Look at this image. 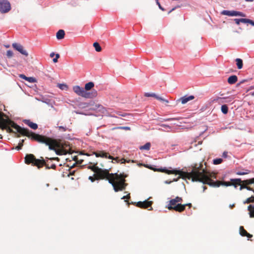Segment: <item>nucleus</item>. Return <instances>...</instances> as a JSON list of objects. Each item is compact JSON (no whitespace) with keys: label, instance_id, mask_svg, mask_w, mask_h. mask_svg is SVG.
<instances>
[{"label":"nucleus","instance_id":"obj_49","mask_svg":"<svg viewBox=\"0 0 254 254\" xmlns=\"http://www.w3.org/2000/svg\"><path fill=\"white\" fill-rule=\"evenodd\" d=\"M175 119H174V118H169V119H166L165 120H166V121H172V120H175Z\"/></svg>","mask_w":254,"mask_h":254},{"label":"nucleus","instance_id":"obj_32","mask_svg":"<svg viewBox=\"0 0 254 254\" xmlns=\"http://www.w3.org/2000/svg\"><path fill=\"white\" fill-rule=\"evenodd\" d=\"M213 164L215 165H218L222 163V159L221 158H217L213 160Z\"/></svg>","mask_w":254,"mask_h":254},{"label":"nucleus","instance_id":"obj_5","mask_svg":"<svg viewBox=\"0 0 254 254\" xmlns=\"http://www.w3.org/2000/svg\"><path fill=\"white\" fill-rule=\"evenodd\" d=\"M146 168L150 169L152 170H153L154 171H158L160 172H163L165 173L168 174H176V175H179L180 178H182L183 179H188L189 172H183L180 170H178L177 169H172V170H168L166 169V168H159V169H156L152 166H151L148 165H144Z\"/></svg>","mask_w":254,"mask_h":254},{"label":"nucleus","instance_id":"obj_29","mask_svg":"<svg viewBox=\"0 0 254 254\" xmlns=\"http://www.w3.org/2000/svg\"><path fill=\"white\" fill-rule=\"evenodd\" d=\"M97 163L93 166H88V168L91 169L92 171H93L95 173H96L99 168L96 167V165Z\"/></svg>","mask_w":254,"mask_h":254},{"label":"nucleus","instance_id":"obj_16","mask_svg":"<svg viewBox=\"0 0 254 254\" xmlns=\"http://www.w3.org/2000/svg\"><path fill=\"white\" fill-rule=\"evenodd\" d=\"M23 123L33 129H36L38 128V125L29 120H24Z\"/></svg>","mask_w":254,"mask_h":254},{"label":"nucleus","instance_id":"obj_17","mask_svg":"<svg viewBox=\"0 0 254 254\" xmlns=\"http://www.w3.org/2000/svg\"><path fill=\"white\" fill-rule=\"evenodd\" d=\"M231 186L234 187L235 188H237V187L241 185L242 180L241 179H231Z\"/></svg>","mask_w":254,"mask_h":254},{"label":"nucleus","instance_id":"obj_43","mask_svg":"<svg viewBox=\"0 0 254 254\" xmlns=\"http://www.w3.org/2000/svg\"><path fill=\"white\" fill-rule=\"evenodd\" d=\"M59 128L60 129H62L63 131H65L66 130V127H63V126H60L59 127Z\"/></svg>","mask_w":254,"mask_h":254},{"label":"nucleus","instance_id":"obj_6","mask_svg":"<svg viewBox=\"0 0 254 254\" xmlns=\"http://www.w3.org/2000/svg\"><path fill=\"white\" fill-rule=\"evenodd\" d=\"M182 200V198L179 196H177L176 198L170 200L168 204V208L169 210L173 209L178 212L184 211L185 209L186 205L179 203V202H181Z\"/></svg>","mask_w":254,"mask_h":254},{"label":"nucleus","instance_id":"obj_37","mask_svg":"<svg viewBox=\"0 0 254 254\" xmlns=\"http://www.w3.org/2000/svg\"><path fill=\"white\" fill-rule=\"evenodd\" d=\"M156 0V3H157V4L158 5V6H159V8H160V9H161L162 11H164V8H163V7L161 6V4H160V2H159V0Z\"/></svg>","mask_w":254,"mask_h":254},{"label":"nucleus","instance_id":"obj_53","mask_svg":"<svg viewBox=\"0 0 254 254\" xmlns=\"http://www.w3.org/2000/svg\"><path fill=\"white\" fill-rule=\"evenodd\" d=\"M185 205H186V206H191V203L186 204Z\"/></svg>","mask_w":254,"mask_h":254},{"label":"nucleus","instance_id":"obj_50","mask_svg":"<svg viewBox=\"0 0 254 254\" xmlns=\"http://www.w3.org/2000/svg\"><path fill=\"white\" fill-rule=\"evenodd\" d=\"M43 102L48 104H49V102H48L47 100H43L42 101Z\"/></svg>","mask_w":254,"mask_h":254},{"label":"nucleus","instance_id":"obj_48","mask_svg":"<svg viewBox=\"0 0 254 254\" xmlns=\"http://www.w3.org/2000/svg\"><path fill=\"white\" fill-rule=\"evenodd\" d=\"M55 55L56 56V55L55 54V53L54 52H52L50 54L51 57H53Z\"/></svg>","mask_w":254,"mask_h":254},{"label":"nucleus","instance_id":"obj_34","mask_svg":"<svg viewBox=\"0 0 254 254\" xmlns=\"http://www.w3.org/2000/svg\"><path fill=\"white\" fill-rule=\"evenodd\" d=\"M250 19H246V18H241V22L244 23H249Z\"/></svg>","mask_w":254,"mask_h":254},{"label":"nucleus","instance_id":"obj_59","mask_svg":"<svg viewBox=\"0 0 254 254\" xmlns=\"http://www.w3.org/2000/svg\"><path fill=\"white\" fill-rule=\"evenodd\" d=\"M253 191H254V190H253Z\"/></svg>","mask_w":254,"mask_h":254},{"label":"nucleus","instance_id":"obj_36","mask_svg":"<svg viewBox=\"0 0 254 254\" xmlns=\"http://www.w3.org/2000/svg\"><path fill=\"white\" fill-rule=\"evenodd\" d=\"M239 186H240V189H239L240 190H242L244 189H246V187H247V185H246V184H244V183H241V185Z\"/></svg>","mask_w":254,"mask_h":254},{"label":"nucleus","instance_id":"obj_54","mask_svg":"<svg viewBox=\"0 0 254 254\" xmlns=\"http://www.w3.org/2000/svg\"><path fill=\"white\" fill-rule=\"evenodd\" d=\"M247 1H253L254 0H245Z\"/></svg>","mask_w":254,"mask_h":254},{"label":"nucleus","instance_id":"obj_3","mask_svg":"<svg viewBox=\"0 0 254 254\" xmlns=\"http://www.w3.org/2000/svg\"><path fill=\"white\" fill-rule=\"evenodd\" d=\"M127 175L123 174L110 173L107 170L99 168L96 173V179H106L111 184L116 192L126 190L127 184L126 183V178Z\"/></svg>","mask_w":254,"mask_h":254},{"label":"nucleus","instance_id":"obj_30","mask_svg":"<svg viewBox=\"0 0 254 254\" xmlns=\"http://www.w3.org/2000/svg\"><path fill=\"white\" fill-rule=\"evenodd\" d=\"M250 172V170H246L245 171H239L236 172V174L238 175H244L249 174Z\"/></svg>","mask_w":254,"mask_h":254},{"label":"nucleus","instance_id":"obj_1","mask_svg":"<svg viewBox=\"0 0 254 254\" xmlns=\"http://www.w3.org/2000/svg\"><path fill=\"white\" fill-rule=\"evenodd\" d=\"M3 113L0 112V127L7 129L9 132H12L10 127L14 128L17 132L31 137L39 142L43 143L49 146L50 150H53L58 155H65L67 153L70 154L69 149L65 147V144L59 142L56 140L51 139L45 136L35 134L30 131L27 128L21 127L16 125L13 122L9 119H4L3 118Z\"/></svg>","mask_w":254,"mask_h":254},{"label":"nucleus","instance_id":"obj_20","mask_svg":"<svg viewBox=\"0 0 254 254\" xmlns=\"http://www.w3.org/2000/svg\"><path fill=\"white\" fill-rule=\"evenodd\" d=\"M238 80V77L236 75H231L228 78V82L230 84L235 83Z\"/></svg>","mask_w":254,"mask_h":254},{"label":"nucleus","instance_id":"obj_10","mask_svg":"<svg viewBox=\"0 0 254 254\" xmlns=\"http://www.w3.org/2000/svg\"><path fill=\"white\" fill-rule=\"evenodd\" d=\"M221 13L223 15L229 16H241L245 17L246 15L242 12L235 11V10H224L222 11Z\"/></svg>","mask_w":254,"mask_h":254},{"label":"nucleus","instance_id":"obj_7","mask_svg":"<svg viewBox=\"0 0 254 254\" xmlns=\"http://www.w3.org/2000/svg\"><path fill=\"white\" fill-rule=\"evenodd\" d=\"M73 91L78 95L85 98H92L97 95V92L93 90L91 92H87L83 88L76 85L73 87Z\"/></svg>","mask_w":254,"mask_h":254},{"label":"nucleus","instance_id":"obj_22","mask_svg":"<svg viewBox=\"0 0 254 254\" xmlns=\"http://www.w3.org/2000/svg\"><path fill=\"white\" fill-rule=\"evenodd\" d=\"M236 64L237 66V68L239 69L242 68L243 66V63L242 60L241 59H239V58H237L236 59Z\"/></svg>","mask_w":254,"mask_h":254},{"label":"nucleus","instance_id":"obj_9","mask_svg":"<svg viewBox=\"0 0 254 254\" xmlns=\"http://www.w3.org/2000/svg\"><path fill=\"white\" fill-rule=\"evenodd\" d=\"M11 9V5L7 0H0V12L2 13L8 12Z\"/></svg>","mask_w":254,"mask_h":254},{"label":"nucleus","instance_id":"obj_2","mask_svg":"<svg viewBox=\"0 0 254 254\" xmlns=\"http://www.w3.org/2000/svg\"><path fill=\"white\" fill-rule=\"evenodd\" d=\"M216 175L213 173H211L201 169L199 167H195L191 172H189L188 179H191L192 182H199L203 184H207L211 187H218L220 185L226 187L231 186V182L213 181L212 179H216Z\"/></svg>","mask_w":254,"mask_h":254},{"label":"nucleus","instance_id":"obj_38","mask_svg":"<svg viewBox=\"0 0 254 254\" xmlns=\"http://www.w3.org/2000/svg\"><path fill=\"white\" fill-rule=\"evenodd\" d=\"M23 146L22 143H19L18 146L15 147V149L17 150H19L21 149L22 146Z\"/></svg>","mask_w":254,"mask_h":254},{"label":"nucleus","instance_id":"obj_13","mask_svg":"<svg viewBox=\"0 0 254 254\" xmlns=\"http://www.w3.org/2000/svg\"><path fill=\"white\" fill-rule=\"evenodd\" d=\"M152 202L151 201H148L145 200L143 201H138L137 202L136 206L142 208H146L150 207L152 205Z\"/></svg>","mask_w":254,"mask_h":254},{"label":"nucleus","instance_id":"obj_26","mask_svg":"<svg viewBox=\"0 0 254 254\" xmlns=\"http://www.w3.org/2000/svg\"><path fill=\"white\" fill-rule=\"evenodd\" d=\"M57 86L62 90H66L68 89L67 85L64 83H59L58 84Z\"/></svg>","mask_w":254,"mask_h":254},{"label":"nucleus","instance_id":"obj_4","mask_svg":"<svg viewBox=\"0 0 254 254\" xmlns=\"http://www.w3.org/2000/svg\"><path fill=\"white\" fill-rule=\"evenodd\" d=\"M25 163L27 164H32V165L37 166L38 168H40L44 165H45L47 169H55L56 167L55 164H52L50 167L49 166L48 164H46L45 161L43 160H40L36 159L34 155L28 154L25 157Z\"/></svg>","mask_w":254,"mask_h":254},{"label":"nucleus","instance_id":"obj_15","mask_svg":"<svg viewBox=\"0 0 254 254\" xmlns=\"http://www.w3.org/2000/svg\"><path fill=\"white\" fill-rule=\"evenodd\" d=\"M194 96L192 95H190L189 96H185L181 98H180L178 101L181 102L182 104H185L187 103L188 101L194 99Z\"/></svg>","mask_w":254,"mask_h":254},{"label":"nucleus","instance_id":"obj_31","mask_svg":"<svg viewBox=\"0 0 254 254\" xmlns=\"http://www.w3.org/2000/svg\"><path fill=\"white\" fill-rule=\"evenodd\" d=\"M253 202H254V196H252L251 197L248 198L244 201V203H249Z\"/></svg>","mask_w":254,"mask_h":254},{"label":"nucleus","instance_id":"obj_57","mask_svg":"<svg viewBox=\"0 0 254 254\" xmlns=\"http://www.w3.org/2000/svg\"><path fill=\"white\" fill-rule=\"evenodd\" d=\"M251 95H252V96H254V92H252V93H251Z\"/></svg>","mask_w":254,"mask_h":254},{"label":"nucleus","instance_id":"obj_19","mask_svg":"<svg viewBox=\"0 0 254 254\" xmlns=\"http://www.w3.org/2000/svg\"><path fill=\"white\" fill-rule=\"evenodd\" d=\"M19 77L30 83H34L36 80L34 77H27L24 74H20Z\"/></svg>","mask_w":254,"mask_h":254},{"label":"nucleus","instance_id":"obj_42","mask_svg":"<svg viewBox=\"0 0 254 254\" xmlns=\"http://www.w3.org/2000/svg\"><path fill=\"white\" fill-rule=\"evenodd\" d=\"M234 21L237 25H239L240 23L241 22V19L236 18L234 19Z\"/></svg>","mask_w":254,"mask_h":254},{"label":"nucleus","instance_id":"obj_21","mask_svg":"<svg viewBox=\"0 0 254 254\" xmlns=\"http://www.w3.org/2000/svg\"><path fill=\"white\" fill-rule=\"evenodd\" d=\"M65 33L64 30H59L56 34L57 38L59 40L62 39L64 38Z\"/></svg>","mask_w":254,"mask_h":254},{"label":"nucleus","instance_id":"obj_25","mask_svg":"<svg viewBox=\"0 0 254 254\" xmlns=\"http://www.w3.org/2000/svg\"><path fill=\"white\" fill-rule=\"evenodd\" d=\"M150 146H151L150 143L149 142H147V143H145L144 145L140 146L139 149L140 150H149Z\"/></svg>","mask_w":254,"mask_h":254},{"label":"nucleus","instance_id":"obj_40","mask_svg":"<svg viewBox=\"0 0 254 254\" xmlns=\"http://www.w3.org/2000/svg\"><path fill=\"white\" fill-rule=\"evenodd\" d=\"M119 162H120L121 164H123V163H126L127 162V161L126 159L122 158V159L119 160ZM127 162H129V161H127Z\"/></svg>","mask_w":254,"mask_h":254},{"label":"nucleus","instance_id":"obj_41","mask_svg":"<svg viewBox=\"0 0 254 254\" xmlns=\"http://www.w3.org/2000/svg\"><path fill=\"white\" fill-rule=\"evenodd\" d=\"M130 198V194L129 193H128V194H127V195H125V196H124L123 197H122L121 198L122 199H129Z\"/></svg>","mask_w":254,"mask_h":254},{"label":"nucleus","instance_id":"obj_52","mask_svg":"<svg viewBox=\"0 0 254 254\" xmlns=\"http://www.w3.org/2000/svg\"><path fill=\"white\" fill-rule=\"evenodd\" d=\"M234 206H235V204H230V207L232 208H233Z\"/></svg>","mask_w":254,"mask_h":254},{"label":"nucleus","instance_id":"obj_44","mask_svg":"<svg viewBox=\"0 0 254 254\" xmlns=\"http://www.w3.org/2000/svg\"><path fill=\"white\" fill-rule=\"evenodd\" d=\"M227 152L226 151H224L223 153V157H225V158H226L227 156Z\"/></svg>","mask_w":254,"mask_h":254},{"label":"nucleus","instance_id":"obj_47","mask_svg":"<svg viewBox=\"0 0 254 254\" xmlns=\"http://www.w3.org/2000/svg\"><path fill=\"white\" fill-rule=\"evenodd\" d=\"M246 189L249 190H253V189L249 187L248 186H247Z\"/></svg>","mask_w":254,"mask_h":254},{"label":"nucleus","instance_id":"obj_58","mask_svg":"<svg viewBox=\"0 0 254 254\" xmlns=\"http://www.w3.org/2000/svg\"><path fill=\"white\" fill-rule=\"evenodd\" d=\"M174 8H173L171 10L169 11V13L171 12L172 11L174 10Z\"/></svg>","mask_w":254,"mask_h":254},{"label":"nucleus","instance_id":"obj_33","mask_svg":"<svg viewBox=\"0 0 254 254\" xmlns=\"http://www.w3.org/2000/svg\"><path fill=\"white\" fill-rule=\"evenodd\" d=\"M6 56L8 58H11L13 56V52L12 51L8 50L6 52Z\"/></svg>","mask_w":254,"mask_h":254},{"label":"nucleus","instance_id":"obj_23","mask_svg":"<svg viewBox=\"0 0 254 254\" xmlns=\"http://www.w3.org/2000/svg\"><path fill=\"white\" fill-rule=\"evenodd\" d=\"M248 210L250 211V217L254 218V205H250L248 206Z\"/></svg>","mask_w":254,"mask_h":254},{"label":"nucleus","instance_id":"obj_11","mask_svg":"<svg viewBox=\"0 0 254 254\" xmlns=\"http://www.w3.org/2000/svg\"><path fill=\"white\" fill-rule=\"evenodd\" d=\"M93 154L96 156L97 157H102V158H108L109 159H112L117 161L118 158H114L113 156L108 155V153H106L103 151H100L99 152H94Z\"/></svg>","mask_w":254,"mask_h":254},{"label":"nucleus","instance_id":"obj_27","mask_svg":"<svg viewBox=\"0 0 254 254\" xmlns=\"http://www.w3.org/2000/svg\"><path fill=\"white\" fill-rule=\"evenodd\" d=\"M93 46L97 52H100L102 50L101 46H100L99 44L97 42H95L93 44Z\"/></svg>","mask_w":254,"mask_h":254},{"label":"nucleus","instance_id":"obj_35","mask_svg":"<svg viewBox=\"0 0 254 254\" xmlns=\"http://www.w3.org/2000/svg\"><path fill=\"white\" fill-rule=\"evenodd\" d=\"M60 58V55L59 54H56V57L53 59V61L54 63H56L58 62V59Z\"/></svg>","mask_w":254,"mask_h":254},{"label":"nucleus","instance_id":"obj_8","mask_svg":"<svg viewBox=\"0 0 254 254\" xmlns=\"http://www.w3.org/2000/svg\"><path fill=\"white\" fill-rule=\"evenodd\" d=\"M90 110L95 111L96 113L101 116H111L112 113V109H107L102 105L99 104H93L90 108Z\"/></svg>","mask_w":254,"mask_h":254},{"label":"nucleus","instance_id":"obj_46","mask_svg":"<svg viewBox=\"0 0 254 254\" xmlns=\"http://www.w3.org/2000/svg\"><path fill=\"white\" fill-rule=\"evenodd\" d=\"M249 24H251L252 25L254 26V21L252 20H250V21H249Z\"/></svg>","mask_w":254,"mask_h":254},{"label":"nucleus","instance_id":"obj_56","mask_svg":"<svg viewBox=\"0 0 254 254\" xmlns=\"http://www.w3.org/2000/svg\"><path fill=\"white\" fill-rule=\"evenodd\" d=\"M203 191L205 190L206 189L205 187H203Z\"/></svg>","mask_w":254,"mask_h":254},{"label":"nucleus","instance_id":"obj_51","mask_svg":"<svg viewBox=\"0 0 254 254\" xmlns=\"http://www.w3.org/2000/svg\"><path fill=\"white\" fill-rule=\"evenodd\" d=\"M51 159H52V160H59V158H58V157H56V158H51Z\"/></svg>","mask_w":254,"mask_h":254},{"label":"nucleus","instance_id":"obj_39","mask_svg":"<svg viewBox=\"0 0 254 254\" xmlns=\"http://www.w3.org/2000/svg\"><path fill=\"white\" fill-rule=\"evenodd\" d=\"M119 128L127 130H129L130 129V127H119Z\"/></svg>","mask_w":254,"mask_h":254},{"label":"nucleus","instance_id":"obj_24","mask_svg":"<svg viewBox=\"0 0 254 254\" xmlns=\"http://www.w3.org/2000/svg\"><path fill=\"white\" fill-rule=\"evenodd\" d=\"M94 84L93 82H89L85 85L84 89L86 91L88 90H90V89H91V88H92L94 87Z\"/></svg>","mask_w":254,"mask_h":254},{"label":"nucleus","instance_id":"obj_55","mask_svg":"<svg viewBox=\"0 0 254 254\" xmlns=\"http://www.w3.org/2000/svg\"><path fill=\"white\" fill-rule=\"evenodd\" d=\"M23 142H24V140L22 139V140H21V141L19 143H23Z\"/></svg>","mask_w":254,"mask_h":254},{"label":"nucleus","instance_id":"obj_45","mask_svg":"<svg viewBox=\"0 0 254 254\" xmlns=\"http://www.w3.org/2000/svg\"><path fill=\"white\" fill-rule=\"evenodd\" d=\"M89 179L92 182H93L95 180V179L93 177H91V176H90L89 177Z\"/></svg>","mask_w":254,"mask_h":254},{"label":"nucleus","instance_id":"obj_18","mask_svg":"<svg viewBox=\"0 0 254 254\" xmlns=\"http://www.w3.org/2000/svg\"><path fill=\"white\" fill-rule=\"evenodd\" d=\"M240 234L242 236H247L248 238H250L253 237L252 235L248 233L245 230L243 226L240 227Z\"/></svg>","mask_w":254,"mask_h":254},{"label":"nucleus","instance_id":"obj_12","mask_svg":"<svg viewBox=\"0 0 254 254\" xmlns=\"http://www.w3.org/2000/svg\"><path fill=\"white\" fill-rule=\"evenodd\" d=\"M12 47L14 49H15L16 50L18 51L21 54H22L25 56H28V53L26 52V50H25L24 49L23 46L21 45H20V44L13 43Z\"/></svg>","mask_w":254,"mask_h":254},{"label":"nucleus","instance_id":"obj_28","mask_svg":"<svg viewBox=\"0 0 254 254\" xmlns=\"http://www.w3.org/2000/svg\"><path fill=\"white\" fill-rule=\"evenodd\" d=\"M221 111L224 114H226L228 113V108L226 105H223L221 106Z\"/></svg>","mask_w":254,"mask_h":254},{"label":"nucleus","instance_id":"obj_14","mask_svg":"<svg viewBox=\"0 0 254 254\" xmlns=\"http://www.w3.org/2000/svg\"><path fill=\"white\" fill-rule=\"evenodd\" d=\"M144 96L145 97H154L156 99H157V100H159L160 101L165 102L166 103H169V101L168 100L162 98V97H160V96L155 94L154 93H148V92L147 93H145Z\"/></svg>","mask_w":254,"mask_h":254}]
</instances>
